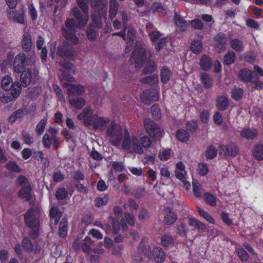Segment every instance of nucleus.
I'll return each mask as SVG.
<instances>
[{
	"label": "nucleus",
	"instance_id": "69168bd1",
	"mask_svg": "<svg viewBox=\"0 0 263 263\" xmlns=\"http://www.w3.org/2000/svg\"><path fill=\"white\" fill-rule=\"evenodd\" d=\"M108 201V197L106 196L103 197H97L95 200V205L98 207L105 205Z\"/></svg>",
	"mask_w": 263,
	"mask_h": 263
},
{
	"label": "nucleus",
	"instance_id": "a18cd8bd",
	"mask_svg": "<svg viewBox=\"0 0 263 263\" xmlns=\"http://www.w3.org/2000/svg\"><path fill=\"white\" fill-rule=\"evenodd\" d=\"M22 246L23 249L27 252H31L34 250L33 245L31 240L27 237L23 239Z\"/></svg>",
	"mask_w": 263,
	"mask_h": 263
},
{
	"label": "nucleus",
	"instance_id": "774afa93",
	"mask_svg": "<svg viewBox=\"0 0 263 263\" xmlns=\"http://www.w3.org/2000/svg\"><path fill=\"white\" fill-rule=\"evenodd\" d=\"M125 221L130 226H133L135 223V218L133 214L129 212H125L124 214V218Z\"/></svg>",
	"mask_w": 263,
	"mask_h": 263
},
{
	"label": "nucleus",
	"instance_id": "79ce46f5",
	"mask_svg": "<svg viewBox=\"0 0 263 263\" xmlns=\"http://www.w3.org/2000/svg\"><path fill=\"white\" fill-rule=\"evenodd\" d=\"M118 3L116 1L112 0L110 2L109 17L113 19L116 15L118 9Z\"/></svg>",
	"mask_w": 263,
	"mask_h": 263
},
{
	"label": "nucleus",
	"instance_id": "72a5a7b5",
	"mask_svg": "<svg viewBox=\"0 0 263 263\" xmlns=\"http://www.w3.org/2000/svg\"><path fill=\"white\" fill-rule=\"evenodd\" d=\"M200 65L204 70L209 69L212 66L210 58L206 55H202L200 61Z\"/></svg>",
	"mask_w": 263,
	"mask_h": 263
},
{
	"label": "nucleus",
	"instance_id": "dca6fc26",
	"mask_svg": "<svg viewBox=\"0 0 263 263\" xmlns=\"http://www.w3.org/2000/svg\"><path fill=\"white\" fill-rule=\"evenodd\" d=\"M214 45L218 52H221L226 48L227 38L226 35L222 33H218L214 37Z\"/></svg>",
	"mask_w": 263,
	"mask_h": 263
},
{
	"label": "nucleus",
	"instance_id": "20e7f679",
	"mask_svg": "<svg viewBox=\"0 0 263 263\" xmlns=\"http://www.w3.org/2000/svg\"><path fill=\"white\" fill-rule=\"evenodd\" d=\"M106 135L109 137V141L112 145L119 146L121 143L123 138L122 129L120 125L115 121L110 122L106 128Z\"/></svg>",
	"mask_w": 263,
	"mask_h": 263
},
{
	"label": "nucleus",
	"instance_id": "6e6d98bb",
	"mask_svg": "<svg viewBox=\"0 0 263 263\" xmlns=\"http://www.w3.org/2000/svg\"><path fill=\"white\" fill-rule=\"evenodd\" d=\"M197 209L201 217L211 223L214 224L215 223V221L214 218L211 216L207 212L199 207H198Z\"/></svg>",
	"mask_w": 263,
	"mask_h": 263
},
{
	"label": "nucleus",
	"instance_id": "a19ab883",
	"mask_svg": "<svg viewBox=\"0 0 263 263\" xmlns=\"http://www.w3.org/2000/svg\"><path fill=\"white\" fill-rule=\"evenodd\" d=\"M203 198L208 204L212 206H214L216 205V197L214 195L209 193H205L203 195Z\"/></svg>",
	"mask_w": 263,
	"mask_h": 263
},
{
	"label": "nucleus",
	"instance_id": "ea45409f",
	"mask_svg": "<svg viewBox=\"0 0 263 263\" xmlns=\"http://www.w3.org/2000/svg\"><path fill=\"white\" fill-rule=\"evenodd\" d=\"M161 240L162 245L164 247H170L174 245V239L168 234L163 235L161 238Z\"/></svg>",
	"mask_w": 263,
	"mask_h": 263
},
{
	"label": "nucleus",
	"instance_id": "2f4dec72",
	"mask_svg": "<svg viewBox=\"0 0 263 263\" xmlns=\"http://www.w3.org/2000/svg\"><path fill=\"white\" fill-rule=\"evenodd\" d=\"M187 223L189 226L193 228V230L199 229L203 230L205 229V225L195 218H189Z\"/></svg>",
	"mask_w": 263,
	"mask_h": 263
},
{
	"label": "nucleus",
	"instance_id": "6ab92c4d",
	"mask_svg": "<svg viewBox=\"0 0 263 263\" xmlns=\"http://www.w3.org/2000/svg\"><path fill=\"white\" fill-rule=\"evenodd\" d=\"M238 77L241 81L245 83L251 82L253 78V73L249 69H242L239 71Z\"/></svg>",
	"mask_w": 263,
	"mask_h": 263
},
{
	"label": "nucleus",
	"instance_id": "864d4df0",
	"mask_svg": "<svg viewBox=\"0 0 263 263\" xmlns=\"http://www.w3.org/2000/svg\"><path fill=\"white\" fill-rule=\"evenodd\" d=\"M159 158L162 161H166L172 157L171 151L170 149H163L159 153Z\"/></svg>",
	"mask_w": 263,
	"mask_h": 263
},
{
	"label": "nucleus",
	"instance_id": "9d476101",
	"mask_svg": "<svg viewBox=\"0 0 263 263\" xmlns=\"http://www.w3.org/2000/svg\"><path fill=\"white\" fill-rule=\"evenodd\" d=\"M64 87L67 90L69 98L74 96H82L85 92L84 86L80 84L75 85L64 83Z\"/></svg>",
	"mask_w": 263,
	"mask_h": 263
},
{
	"label": "nucleus",
	"instance_id": "680f3d73",
	"mask_svg": "<svg viewBox=\"0 0 263 263\" xmlns=\"http://www.w3.org/2000/svg\"><path fill=\"white\" fill-rule=\"evenodd\" d=\"M139 141L142 147H143L144 148H149L151 147L152 144V142L150 138L145 135L141 137Z\"/></svg>",
	"mask_w": 263,
	"mask_h": 263
},
{
	"label": "nucleus",
	"instance_id": "37998d69",
	"mask_svg": "<svg viewBox=\"0 0 263 263\" xmlns=\"http://www.w3.org/2000/svg\"><path fill=\"white\" fill-rule=\"evenodd\" d=\"M141 82L144 84L154 85L158 82V77L156 74L146 76L141 79Z\"/></svg>",
	"mask_w": 263,
	"mask_h": 263
},
{
	"label": "nucleus",
	"instance_id": "bf43d9fd",
	"mask_svg": "<svg viewBox=\"0 0 263 263\" xmlns=\"http://www.w3.org/2000/svg\"><path fill=\"white\" fill-rule=\"evenodd\" d=\"M100 17L101 16H100V13H99L98 15L96 14L95 12L92 13V14H91V18L94 27L100 28L102 27V23L101 21Z\"/></svg>",
	"mask_w": 263,
	"mask_h": 263
},
{
	"label": "nucleus",
	"instance_id": "49530a36",
	"mask_svg": "<svg viewBox=\"0 0 263 263\" xmlns=\"http://www.w3.org/2000/svg\"><path fill=\"white\" fill-rule=\"evenodd\" d=\"M124 209H129V211L133 212V210H137L139 209V204L133 199L130 198L126 203L123 204Z\"/></svg>",
	"mask_w": 263,
	"mask_h": 263
},
{
	"label": "nucleus",
	"instance_id": "de8ad7c7",
	"mask_svg": "<svg viewBox=\"0 0 263 263\" xmlns=\"http://www.w3.org/2000/svg\"><path fill=\"white\" fill-rule=\"evenodd\" d=\"M193 191L194 194L197 198H201L202 195L201 187L200 183L195 180H193Z\"/></svg>",
	"mask_w": 263,
	"mask_h": 263
},
{
	"label": "nucleus",
	"instance_id": "412c9836",
	"mask_svg": "<svg viewBox=\"0 0 263 263\" xmlns=\"http://www.w3.org/2000/svg\"><path fill=\"white\" fill-rule=\"evenodd\" d=\"M32 78V69L27 68L22 71L21 76V84L24 87L28 86L31 82Z\"/></svg>",
	"mask_w": 263,
	"mask_h": 263
},
{
	"label": "nucleus",
	"instance_id": "aec40b11",
	"mask_svg": "<svg viewBox=\"0 0 263 263\" xmlns=\"http://www.w3.org/2000/svg\"><path fill=\"white\" fill-rule=\"evenodd\" d=\"M22 48L25 52L29 51L32 47V37L30 33L25 32L22 41Z\"/></svg>",
	"mask_w": 263,
	"mask_h": 263
},
{
	"label": "nucleus",
	"instance_id": "423d86ee",
	"mask_svg": "<svg viewBox=\"0 0 263 263\" xmlns=\"http://www.w3.org/2000/svg\"><path fill=\"white\" fill-rule=\"evenodd\" d=\"M146 59V51L142 47V44L139 41L135 43L134 50L132 53L130 60L135 64L137 68H140L143 66Z\"/></svg>",
	"mask_w": 263,
	"mask_h": 263
},
{
	"label": "nucleus",
	"instance_id": "2eb2a0df",
	"mask_svg": "<svg viewBox=\"0 0 263 263\" xmlns=\"http://www.w3.org/2000/svg\"><path fill=\"white\" fill-rule=\"evenodd\" d=\"M95 120L92 124L95 129H99L101 131L107 128V126L110 124V119L104 117H99L97 115L95 117Z\"/></svg>",
	"mask_w": 263,
	"mask_h": 263
},
{
	"label": "nucleus",
	"instance_id": "ddd939ff",
	"mask_svg": "<svg viewBox=\"0 0 263 263\" xmlns=\"http://www.w3.org/2000/svg\"><path fill=\"white\" fill-rule=\"evenodd\" d=\"M220 154L226 157L227 156H235L238 153V148L234 143H230L228 145H220Z\"/></svg>",
	"mask_w": 263,
	"mask_h": 263
},
{
	"label": "nucleus",
	"instance_id": "8fccbe9b",
	"mask_svg": "<svg viewBox=\"0 0 263 263\" xmlns=\"http://www.w3.org/2000/svg\"><path fill=\"white\" fill-rule=\"evenodd\" d=\"M135 35V30L133 28H130L128 29V32L127 33V39L129 40L127 42V45L126 47V50L127 51H129L130 50V47H132V43L133 41L134 40Z\"/></svg>",
	"mask_w": 263,
	"mask_h": 263
},
{
	"label": "nucleus",
	"instance_id": "b1692460",
	"mask_svg": "<svg viewBox=\"0 0 263 263\" xmlns=\"http://www.w3.org/2000/svg\"><path fill=\"white\" fill-rule=\"evenodd\" d=\"M152 255L155 261L158 263L163 262L165 258V254L162 249L160 247L154 248Z\"/></svg>",
	"mask_w": 263,
	"mask_h": 263
},
{
	"label": "nucleus",
	"instance_id": "7c9ffc66",
	"mask_svg": "<svg viewBox=\"0 0 263 263\" xmlns=\"http://www.w3.org/2000/svg\"><path fill=\"white\" fill-rule=\"evenodd\" d=\"M176 136L178 140L182 142H186L190 139V136L188 132L183 129L177 130Z\"/></svg>",
	"mask_w": 263,
	"mask_h": 263
},
{
	"label": "nucleus",
	"instance_id": "a878e982",
	"mask_svg": "<svg viewBox=\"0 0 263 263\" xmlns=\"http://www.w3.org/2000/svg\"><path fill=\"white\" fill-rule=\"evenodd\" d=\"M240 134L244 138L247 139H253L257 136L258 131L254 128H245L241 130Z\"/></svg>",
	"mask_w": 263,
	"mask_h": 263
},
{
	"label": "nucleus",
	"instance_id": "e2e57ef3",
	"mask_svg": "<svg viewBox=\"0 0 263 263\" xmlns=\"http://www.w3.org/2000/svg\"><path fill=\"white\" fill-rule=\"evenodd\" d=\"M232 97L236 101L241 99L243 95V91L241 88H235L231 91Z\"/></svg>",
	"mask_w": 263,
	"mask_h": 263
},
{
	"label": "nucleus",
	"instance_id": "5fc2aeb1",
	"mask_svg": "<svg viewBox=\"0 0 263 263\" xmlns=\"http://www.w3.org/2000/svg\"><path fill=\"white\" fill-rule=\"evenodd\" d=\"M47 124V119H42L36 125L35 132L37 135H41L44 131L46 125Z\"/></svg>",
	"mask_w": 263,
	"mask_h": 263
},
{
	"label": "nucleus",
	"instance_id": "39448f33",
	"mask_svg": "<svg viewBox=\"0 0 263 263\" xmlns=\"http://www.w3.org/2000/svg\"><path fill=\"white\" fill-rule=\"evenodd\" d=\"M40 210L37 208H31L24 215L26 224L34 231L35 236L40 227Z\"/></svg>",
	"mask_w": 263,
	"mask_h": 263
},
{
	"label": "nucleus",
	"instance_id": "c85d7f7f",
	"mask_svg": "<svg viewBox=\"0 0 263 263\" xmlns=\"http://www.w3.org/2000/svg\"><path fill=\"white\" fill-rule=\"evenodd\" d=\"M253 155L258 161L263 160V144L258 143L255 145L252 151Z\"/></svg>",
	"mask_w": 263,
	"mask_h": 263
},
{
	"label": "nucleus",
	"instance_id": "473e14b6",
	"mask_svg": "<svg viewBox=\"0 0 263 263\" xmlns=\"http://www.w3.org/2000/svg\"><path fill=\"white\" fill-rule=\"evenodd\" d=\"M172 73L170 70L166 67H163L161 70L160 77L162 82L166 84L170 81Z\"/></svg>",
	"mask_w": 263,
	"mask_h": 263
},
{
	"label": "nucleus",
	"instance_id": "c9c22d12",
	"mask_svg": "<svg viewBox=\"0 0 263 263\" xmlns=\"http://www.w3.org/2000/svg\"><path fill=\"white\" fill-rule=\"evenodd\" d=\"M68 230L67 221L66 219L62 218L59 224V232L61 237H65Z\"/></svg>",
	"mask_w": 263,
	"mask_h": 263
},
{
	"label": "nucleus",
	"instance_id": "c756f323",
	"mask_svg": "<svg viewBox=\"0 0 263 263\" xmlns=\"http://www.w3.org/2000/svg\"><path fill=\"white\" fill-rule=\"evenodd\" d=\"M174 19L175 24L177 26V30L180 31H185L187 27L186 21L182 18L180 15L177 14H175Z\"/></svg>",
	"mask_w": 263,
	"mask_h": 263
},
{
	"label": "nucleus",
	"instance_id": "f704fd0d",
	"mask_svg": "<svg viewBox=\"0 0 263 263\" xmlns=\"http://www.w3.org/2000/svg\"><path fill=\"white\" fill-rule=\"evenodd\" d=\"M109 220L111 221V233L112 232L114 234H117L119 233L120 229V224L119 220L117 218H113L111 216L109 217Z\"/></svg>",
	"mask_w": 263,
	"mask_h": 263
},
{
	"label": "nucleus",
	"instance_id": "09e8293b",
	"mask_svg": "<svg viewBox=\"0 0 263 263\" xmlns=\"http://www.w3.org/2000/svg\"><path fill=\"white\" fill-rule=\"evenodd\" d=\"M236 59V55L233 51H229L224 56V64L227 65L232 64Z\"/></svg>",
	"mask_w": 263,
	"mask_h": 263
},
{
	"label": "nucleus",
	"instance_id": "5701e85b",
	"mask_svg": "<svg viewBox=\"0 0 263 263\" xmlns=\"http://www.w3.org/2000/svg\"><path fill=\"white\" fill-rule=\"evenodd\" d=\"M31 190L32 189L30 184L22 186V189L18 192L19 197L27 201H29L31 198Z\"/></svg>",
	"mask_w": 263,
	"mask_h": 263
},
{
	"label": "nucleus",
	"instance_id": "052dcab7",
	"mask_svg": "<svg viewBox=\"0 0 263 263\" xmlns=\"http://www.w3.org/2000/svg\"><path fill=\"white\" fill-rule=\"evenodd\" d=\"M217 152L216 148L213 145L210 146L207 148L205 152V156L208 159H213L217 155Z\"/></svg>",
	"mask_w": 263,
	"mask_h": 263
},
{
	"label": "nucleus",
	"instance_id": "6e6552de",
	"mask_svg": "<svg viewBox=\"0 0 263 263\" xmlns=\"http://www.w3.org/2000/svg\"><path fill=\"white\" fill-rule=\"evenodd\" d=\"M14 89H12L10 92L7 91L0 93V101L3 102H9L16 99L20 95L22 88L19 87L18 84L14 85Z\"/></svg>",
	"mask_w": 263,
	"mask_h": 263
},
{
	"label": "nucleus",
	"instance_id": "4468645a",
	"mask_svg": "<svg viewBox=\"0 0 263 263\" xmlns=\"http://www.w3.org/2000/svg\"><path fill=\"white\" fill-rule=\"evenodd\" d=\"M7 13L8 18L10 21L21 24L25 23V11L24 9L16 11L14 9H8L7 10Z\"/></svg>",
	"mask_w": 263,
	"mask_h": 263
},
{
	"label": "nucleus",
	"instance_id": "f257e3e1",
	"mask_svg": "<svg viewBox=\"0 0 263 263\" xmlns=\"http://www.w3.org/2000/svg\"><path fill=\"white\" fill-rule=\"evenodd\" d=\"M77 2L84 14L82 15L77 7H74L72 10V12L77 21V24H76L74 19L68 18L65 22V27L62 28V30L63 36L65 39L73 44H78L79 41L75 33L76 27H84L87 24L89 18L87 4L85 2L84 0H77Z\"/></svg>",
	"mask_w": 263,
	"mask_h": 263
},
{
	"label": "nucleus",
	"instance_id": "f03ea898",
	"mask_svg": "<svg viewBox=\"0 0 263 263\" xmlns=\"http://www.w3.org/2000/svg\"><path fill=\"white\" fill-rule=\"evenodd\" d=\"M120 145L123 149L126 151L130 150L132 148L136 153L142 154L144 152L143 148L139 143L138 138L135 135L130 136L127 130L124 131Z\"/></svg>",
	"mask_w": 263,
	"mask_h": 263
},
{
	"label": "nucleus",
	"instance_id": "9b49d317",
	"mask_svg": "<svg viewBox=\"0 0 263 263\" xmlns=\"http://www.w3.org/2000/svg\"><path fill=\"white\" fill-rule=\"evenodd\" d=\"M96 115L93 114V110L89 107L85 108L78 115L79 119L82 120L86 125H92Z\"/></svg>",
	"mask_w": 263,
	"mask_h": 263
},
{
	"label": "nucleus",
	"instance_id": "0e129e2a",
	"mask_svg": "<svg viewBox=\"0 0 263 263\" xmlns=\"http://www.w3.org/2000/svg\"><path fill=\"white\" fill-rule=\"evenodd\" d=\"M198 173L200 176L206 175L209 172L208 165L204 163H200L198 164L197 168Z\"/></svg>",
	"mask_w": 263,
	"mask_h": 263
},
{
	"label": "nucleus",
	"instance_id": "e433bc0d",
	"mask_svg": "<svg viewBox=\"0 0 263 263\" xmlns=\"http://www.w3.org/2000/svg\"><path fill=\"white\" fill-rule=\"evenodd\" d=\"M50 215L51 217L54 219V224H57L62 216V213L59 210L58 208L52 207L50 209Z\"/></svg>",
	"mask_w": 263,
	"mask_h": 263
},
{
	"label": "nucleus",
	"instance_id": "338daca9",
	"mask_svg": "<svg viewBox=\"0 0 263 263\" xmlns=\"http://www.w3.org/2000/svg\"><path fill=\"white\" fill-rule=\"evenodd\" d=\"M22 136L23 138V141L24 142L28 144V145H31L33 142V138L32 137L31 135L28 133V132L23 130L22 132Z\"/></svg>",
	"mask_w": 263,
	"mask_h": 263
},
{
	"label": "nucleus",
	"instance_id": "a211bd4d",
	"mask_svg": "<svg viewBox=\"0 0 263 263\" xmlns=\"http://www.w3.org/2000/svg\"><path fill=\"white\" fill-rule=\"evenodd\" d=\"M69 45L64 42L63 45L60 47L57 51V54L62 58L70 59L73 55L74 51L72 49H69Z\"/></svg>",
	"mask_w": 263,
	"mask_h": 263
},
{
	"label": "nucleus",
	"instance_id": "4d7b16f0",
	"mask_svg": "<svg viewBox=\"0 0 263 263\" xmlns=\"http://www.w3.org/2000/svg\"><path fill=\"white\" fill-rule=\"evenodd\" d=\"M177 233L180 236L185 237L187 232V228L186 225L184 223L178 224L176 228Z\"/></svg>",
	"mask_w": 263,
	"mask_h": 263
},
{
	"label": "nucleus",
	"instance_id": "f8f14e48",
	"mask_svg": "<svg viewBox=\"0 0 263 263\" xmlns=\"http://www.w3.org/2000/svg\"><path fill=\"white\" fill-rule=\"evenodd\" d=\"M61 65L63 67L61 69L62 74L61 76V81L64 85V83L73 82L74 81V78L68 73V72H70L73 65L70 63H62Z\"/></svg>",
	"mask_w": 263,
	"mask_h": 263
},
{
	"label": "nucleus",
	"instance_id": "603ef678",
	"mask_svg": "<svg viewBox=\"0 0 263 263\" xmlns=\"http://www.w3.org/2000/svg\"><path fill=\"white\" fill-rule=\"evenodd\" d=\"M68 196V192L64 187H60L57 189L55 197L59 200H63Z\"/></svg>",
	"mask_w": 263,
	"mask_h": 263
},
{
	"label": "nucleus",
	"instance_id": "393cba45",
	"mask_svg": "<svg viewBox=\"0 0 263 263\" xmlns=\"http://www.w3.org/2000/svg\"><path fill=\"white\" fill-rule=\"evenodd\" d=\"M229 105L228 98L224 96H218L216 99V106L220 110H226Z\"/></svg>",
	"mask_w": 263,
	"mask_h": 263
},
{
	"label": "nucleus",
	"instance_id": "58836bf2",
	"mask_svg": "<svg viewBox=\"0 0 263 263\" xmlns=\"http://www.w3.org/2000/svg\"><path fill=\"white\" fill-rule=\"evenodd\" d=\"M235 251L238 258L241 261H247L249 259V254L243 248L241 247H236Z\"/></svg>",
	"mask_w": 263,
	"mask_h": 263
},
{
	"label": "nucleus",
	"instance_id": "1a4fd4ad",
	"mask_svg": "<svg viewBox=\"0 0 263 263\" xmlns=\"http://www.w3.org/2000/svg\"><path fill=\"white\" fill-rule=\"evenodd\" d=\"M140 98L143 102L149 104L157 101L159 98V95L157 90L149 89L143 91Z\"/></svg>",
	"mask_w": 263,
	"mask_h": 263
},
{
	"label": "nucleus",
	"instance_id": "7ed1b4c3",
	"mask_svg": "<svg viewBox=\"0 0 263 263\" xmlns=\"http://www.w3.org/2000/svg\"><path fill=\"white\" fill-rule=\"evenodd\" d=\"M35 55H32L27 58L25 53L20 52L14 59L13 64L14 71L17 73L22 72L27 66H30L31 69H35Z\"/></svg>",
	"mask_w": 263,
	"mask_h": 263
},
{
	"label": "nucleus",
	"instance_id": "0eeeda50",
	"mask_svg": "<svg viewBox=\"0 0 263 263\" xmlns=\"http://www.w3.org/2000/svg\"><path fill=\"white\" fill-rule=\"evenodd\" d=\"M145 130L152 138L159 139L161 137L162 132L160 127L150 119H145L143 121Z\"/></svg>",
	"mask_w": 263,
	"mask_h": 263
},
{
	"label": "nucleus",
	"instance_id": "f3484780",
	"mask_svg": "<svg viewBox=\"0 0 263 263\" xmlns=\"http://www.w3.org/2000/svg\"><path fill=\"white\" fill-rule=\"evenodd\" d=\"M2 87L3 89L7 91H11L14 89V85L16 83L18 84L19 87H21L19 82H15L13 83L12 79L10 76H5L2 80Z\"/></svg>",
	"mask_w": 263,
	"mask_h": 263
},
{
	"label": "nucleus",
	"instance_id": "13d9d810",
	"mask_svg": "<svg viewBox=\"0 0 263 263\" xmlns=\"http://www.w3.org/2000/svg\"><path fill=\"white\" fill-rule=\"evenodd\" d=\"M156 68L155 63L153 61H148L143 69V72L145 74L151 73L155 70Z\"/></svg>",
	"mask_w": 263,
	"mask_h": 263
},
{
	"label": "nucleus",
	"instance_id": "bb28decb",
	"mask_svg": "<svg viewBox=\"0 0 263 263\" xmlns=\"http://www.w3.org/2000/svg\"><path fill=\"white\" fill-rule=\"evenodd\" d=\"M231 47L235 51L241 52L245 49V45L242 41L238 39H233L230 42Z\"/></svg>",
	"mask_w": 263,
	"mask_h": 263
},
{
	"label": "nucleus",
	"instance_id": "3c124183",
	"mask_svg": "<svg viewBox=\"0 0 263 263\" xmlns=\"http://www.w3.org/2000/svg\"><path fill=\"white\" fill-rule=\"evenodd\" d=\"M201 79L203 84V86L206 88H209L212 84V80L210 75L206 73H202L201 75Z\"/></svg>",
	"mask_w": 263,
	"mask_h": 263
},
{
	"label": "nucleus",
	"instance_id": "c03bdc74",
	"mask_svg": "<svg viewBox=\"0 0 263 263\" xmlns=\"http://www.w3.org/2000/svg\"><path fill=\"white\" fill-rule=\"evenodd\" d=\"M139 252H141L143 256L149 257L152 255L149 246L144 243V239H142L138 248Z\"/></svg>",
	"mask_w": 263,
	"mask_h": 263
},
{
	"label": "nucleus",
	"instance_id": "cd10ccee",
	"mask_svg": "<svg viewBox=\"0 0 263 263\" xmlns=\"http://www.w3.org/2000/svg\"><path fill=\"white\" fill-rule=\"evenodd\" d=\"M69 104L76 109H80L84 107L85 104V100L81 97L69 98Z\"/></svg>",
	"mask_w": 263,
	"mask_h": 263
},
{
	"label": "nucleus",
	"instance_id": "4be33fe9",
	"mask_svg": "<svg viewBox=\"0 0 263 263\" xmlns=\"http://www.w3.org/2000/svg\"><path fill=\"white\" fill-rule=\"evenodd\" d=\"M166 214L164 217V222L166 224H172L174 223L177 220V217L176 214L173 212L169 208L165 209Z\"/></svg>",
	"mask_w": 263,
	"mask_h": 263
},
{
	"label": "nucleus",
	"instance_id": "4c0bfd02",
	"mask_svg": "<svg viewBox=\"0 0 263 263\" xmlns=\"http://www.w3.org/2000/svg\"><path fill=\"white\" fill-rule=\"evenodd\" d=\"M202 45L201 41L195 40L192 42L191 45V51L195 53L198 54L202 50Z\"/></svg>",
	"mask_w": 263,
	"mask_h": 263
}]
</instances>
